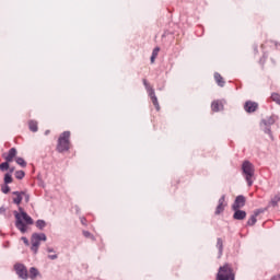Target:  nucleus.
<instances>
[{"instance_id": "7ed1b4c3", "label": "nucleus", "mask_w": 280, "mask_h": 280, "mask_svg": "<svg viewBox=\"0 0 280 280\" xmlns=\"http://www.w3.org/2000/svg\"><path fill=\"white\" fill-rule=\"evenodd\" d=\"M71 138V132L70 131H63L58 139V144H57V151L58 152H68L70 141L69 139Z\"/></svg>"}, {"instance_id": "f704fd0d", "label": "nucleus", "mask_w": 280, "mask_h": 280, "mask_svg": "<svg viewBox=\"0 0 280 280\" xmlns=\"http://www.w3.org/2000/svg\"><path fill=\"white\" fill-rule=\"evenodd\" d=\"M47 253H54V248L52 247H48L47 248Z\"/></svg>"}, {"instance_id": "2f4dec72", "label": "nucleus", "mask_w": 280, "mask_h": 280, "mask_svg": "<svg viewBox=\"0 0 280 280\" xmlns=\"http://www.w3.org/2000/svg\"><path fill=\"white\" fill-rule=\"evenodd\" d=\"M24 196H25L26 202H30V195H25V194H24Z\"/></svg>"}, {"instance_id": "bb28decb", "label": "nucleus", "mask_w": 280, "mask_h": 280, "mask_svg": "<svg viewBox=\"0 0 280 280\" xmlns=\"http://www.w3.org/2000/svg\"><path fill=\"white\" fill-rule=\"evenodd\" d=\"M271 100H272V102H276V104H279V106H280V94L279 93H272Z\"/></svg>"}, {"instance_id": "cd10ccee", "label": "nucleus", "mask_w": 280, "mask_h": 280, "mask_svg": "<svg viewBox=\"0 0 280 280\" xmlns=\"http://www.w3.org/2000/svg\"><path fill=\"white\" fill-rule=\"evenodd\" d=\"M15 178H18V180H23V178H25V172L16 171L15 172Z\"/></svg>"}, {"instance_id": "473e14b6", "label": "nucleus", "mask_w": 280, "mask_h": 280, "mask_svg": "<svg viewBox=\"0 0 280 280\" xmlns=\"http://www.w3.org/2000/svg\"><path fill=\"white\" fill-rule=\"evenodd\" d=\"M1 213H5V208H3V207L0 208V214Z\"/></svg>"}, {"instance_id": "4468645a", "label": "nucleus", "mask_w": 280, "mask_h": 280, "mask_svg": "<svg viewBox=\"0 0 280 280\" xmlns=\"http://www.w3.org/2000/svg\"><path fill=\"white\" fill-rule=\"evenodd\" d=\"M12 194H13V196H15V197H13L14 205H21V202L23 201V196H25V192L13 191Z\"/></svg>"}, {"instance_id": "7c9ffc66", "label": "nucleus", "mask_w": 280, "mask_h": 280, "mask_svg": "<svg viewBox=\"0 0 280 280\" xmlns=\"http://www.w3.org/2000/svg\"><path fill=\"white\" fill-rule=\"evenodd\" d=\"M48 259H51L54 261L55 259H58V255H48Z\"/></svg>"}, {"instance_id": "423d86ee", "label": "nucleus", "mask_w": 280, "mask_h": 280, "mask_svg": "<svg viewBox=\"0 0 280 280\" xmlns=\"http://www.w3.org/2000/svg\"><path fill=\"white\" fill-rule=\"evenodd\" d=\"M143 85L147 90V93H149L152 104L155 106L156 110H161V106L159 105V98L156 97V94L154 93V89H152V86H150V83H148V80H145V79H143Z\"/></svg>"}, {"instance_id": "6ab92c4d", "label": "nucleus", "mask_w": 280, "mask_h": 280, "mask_svg": "<svg viewBox=\"0 0 280 280\" xmlns=\"http://www.w3.org/2000/svg\"><path fill=\"white\" fill-rule=\"evenodd\" d=\"M217 248L219 250V257H222V250H224V244L222 242V238L217 240Z\"/></svg>"}, {"instance_id": "0eeeda50", "label": "nucleus", "mask_w": 280, "mask_h": 280, "mask_svg": "<svg viewBox=\"0 0 280 280\" xmlns=\"http://www.w3.org/2000/svg\"><path fill=\"white\" fill-rule=\"evenodd\" d=\"M14 270L18 277H20V279L27 280L30 278V276L27 275V268L25 267V265L16 264L14 265Z\"/></svg>"}, {"instance_id": "ddd939ff", "label": "nucleus", "mask_w": 280, "mask_h": 280, "mask_svg": "<svg viewBox=\"0 0 280 280\" xmlns=\"http://www.w3.org/2000/svg\"><path fill=\"white\" fill-rule=\"evenodd\" d=\"M226 200V196H222L220 199H219V203L217 206V209H215V215H220V213H222L224 211V207H226V203H224Z\"/></svg>"}, {"instance_id": "f8f14e48", "label": "nucleus", "mask_w": 280, "mask_h": 280, "mask_svg": "<svg viewBox=\"0 0 280 280\" xmlns=\"http://www.w3.org/2000/svg\"><path fill=\"white\" fill-rule=\"evenodd\" d=\"M3 159L7 161V163H12L14 161V158L16 156V149L11 148L8 153H3Z\"/></svg>"}, {"instance_id": "5701e85b", "label": "nucleus", "mask_w": 280, "mask_h": 280, "mask_svg": "<svg viewBox=\"0 0 280 280\" xmlns=\"http://www.w3.org/2000/svg\"><path fill=\"white\" fill-rule=\"evenodd\" d=\"M10 170V162L5 161L0 164V172H8Z\"/></svg>"}, {"instance_id": "2eb2a0df", "label": "nucleus", "mask_w": 280, "mask_h": 280, "mask_svg": "<svg viewBox=\"0 0 280 280\" xmlns=\"http://www.w3.org/2000/svg\"><path fill=\"white\" fill-rule=\"evenodd\" d=\"M233 218H234V220H245L246 211L236 209V210H234Z\"/></svg>"}, {"instance_id": "f03ea898", "label": "nucleus", "mask_w": 280, "mask_h": 280, "mask_svg": "<svg viewBox=\"0 0 280 280\" xmlns=\"http://www.w3.org/2000/svg\"><path fill=\"white\" fill-rule=\"evenodd\" d=\"M242 172L248 187H253V183H255V165L250 161H244Z\"/></svg>"}, {"instance_id": "c85d7f7f", "label": "nucleus", "mask_w": 280, "mask_h": 280, "mask_svg": "<svg viewBox=\"0 0 280 280\" xmlns=\"http://www.w3.org/2000/svg\"><path fill=\"white\" fill-rule=\"evenodd\" d=\"M1 191H2V194H10V186H8V184H4L1 187Z\"/></svg>"}, {"instance_id": "39448f33", "label": "nucleus", "mask_w": 280, "mask_h": 280, "mask_svg": "<svg viewBox=\"0 0 280 280\" xmlns=\"http://www.w3.org/2000/svg\"><path fill=\"white\" fill-rule=\"evenodd\" d=\"M47 242V235L45 233H34L31 237V250L34 252V255L38 253V248H40V243Z\"/></svg>"}, {"instance_id": "c9c22d12", "label": "nucleus", "mask_w": 280, "mask_h": 280, "mask_svg": "<svg viewBox=\"0 0 280 280\" xmlns=\"http://www.w3.org/2000/svg\"><path fill=\"white\" fill-rule=\"evenodd\" d=\"M14 172V167L10 168V173L9 174H12Z\"/></svg>"}, {"instance_id": "dca6fc26", "label": "nucleus", "mask_w": 280, "mask_h": 280, "mask_svg": "<svg viewBox=\"0 0 280 280\" xmlns=\"http://www.w3.org/2000/svg\"><path fill=\"white\" fill-rule=\"evenodd\" d=\"M211 108L213 113H220L224 108V105H222V102L220 101H213L211 104Z\"/></svg>"}, {"instance_id": "9b49d317", "label": "nucleus", "mask_w": 280, "mask_h": 280, "mask_svg": "<svg viewBox=\"0 0 280 280\" xmlns=\"http://www.w3.org/2000/svg\"><path fill=\"white\" fill-rule=\"evenodd\" d=\"M260 213H264V210H261V209L255 210L254 213H253V214L250 215V218L248 219L247 225H248V226H255V224H257V217H258Z\"/></svg>"}, {"instance_id": "f3484780", "label": "nucleus", "mask_w": 280, "mask_h": 280, "mask_svg": "<svg viewBox=\"0 0 280 280\" xmlns=\"http://www.w3.org/2000/svg\"><path fill=\"white\" fill-rule=\"evenodd\" d=\"M28 128L31 132H38V122L36 120H31L28 122Z\"/></svg>"}, {"instance_id": "20e7f679", "label": "nucleus", "mask_w": 280, "mask_h": 280, "mask_svg": "<svg viewBox=\"0 0 280 280\" xmlns=\"http://www.w3.org/2000/svg\"><path fill=\"white\" fill-rule=\"evenodd\" d=\"M217 280H235V273H233L231 265L225 264L223 267L219 268Z\"/></svg>"}, {"instance_id": "1a4fd4ad", "label": "nucleus", "mask_w": 280, "mask_h": 280, "mask_svg": "<svg viewBox=\"0 0 280 280\" xmlns=\"http://www.w3.org/2000/svg\"><path fill=\"white\" fill-rule=\"evenodd\" d=\"M246 205V197H244L243 195H240L236 197L232 209L233 211H237V209H242V207H244Z\"/></svg>"}, {"instance_id": "aec40b11", "label": "nucleus", "mask_w": 280, "mask_h": 280, "mask_svg": "<svg viewBox=\"0 0 280 280\" xmlns=\"http://www.w3.org/2000/svg\"><path fill=\"white\" fill-rule=\"evenodd\" d=\"M280 202V192L276 194L270 201L271 207H277Z\"/></svg>"}, {"instance_id": "a878e982", "label": "nucleus", "mask_w": 280, "mask_h": 280, "mask_svg": "<svg viewBox=\"0 0 280 280\" xmlns=\"http://www.w3.org/2000/svg\"><path fill=\"white\" fill-rule=\"evenodd\" d=\"M12 174L11 173H7L4 175V185H10L12 183Z\"/></svg>"}, {"instance_id": "f257e3e1", "label": "nucleus", "mask_w": 280, "mask_h": 280, "mask_svg": "<svg viewBox=\"0 0 280 280\" xmlns=\"http://www.w3.org/2000/svg\"><path fill=\"white\" fill-rule=\"evenodd\" d=\"M15 215V226L21 233H27V225L34 224V219L23 211V208H20V213L14 212Z\"/></svg>"}, {"instance_id": "c756f323", "label": "nucleus", "mask_w": 280, "mask_h": 280, "mask_svg": "<svg viewBox=\"0 0 280 280\" xmlns=\"http://www.w3.org/2000/svg\"><path fill=\"white\" fill-rule=\"evenodd\" d=\"M22 242H24L26 246H30V241L27 240V237L22 236Z\"/></svg>"}, {"instance_id": "b1692460", "label": "nucleus", "mask_w": 280, "mask_h": 280, "mask_svg": "<svg viewBox=\"0 0 280 280\" xmlns=\"http://www.w3.org/2000/svg\"><path fill=\"white\" fill-rule=\"evenodd\" d=\"M15 163H18V165H20L21 167H27V162H25L23 158H16Z\"/></svg>"}, {"instance_id": "412c9836", "label": "nucleus", "mask_w": 280, "mask_h": 280, "mask_svg": "<svg viewBox=\"0 0 280 280\" xmlns=\"http://www.w3.org/2000/svg\"><path fill=\"white\" fill-rule=\"evenodd\" d=\"M38 269H36V267H32L31 269H30V279H32V280H34V279H36L37 277H38Z\"/></svg>"}, {"instance_id": "e433bc0d", "label": "nucleus", "mask_w": 280, "mask_h": 280, "mask_svg": "<svg viewBox=\"0 0 280 280\" xmlns=\"http://www.w3.org/2000/svg\"><path fill=\"white\" fill-rule=\"evenodd\" d=\"M48 133H49V130H46V131H45V135H48Z\"/></svg>"}, {"instance_id": "72a5a7b5", "label": "nucleus", "mask_w": 280, "mask_h": 280, "mask_svg": "<svg viewBox=\"0 0 280 280\" xmlns=\"http://www.w3.org/2000/svg\"><path fill=\"white\" fill-rule=\"evenodd\" d=\"M83 234H84L85 237H89V235H91V233L88 232V231L83 232Z\"/></svg>"}, {"instance_id": "4be33fe9", "label": "nucleus", "mask_w": 280, "mask_h": 280, "mask_svg": "<svg viewBox=\"0 0 280 280\" xmlns=\"http://www.w3.org/2000/svg\"><path fill=\"white\" fill-rule=\"evenodd\" d=\"M35 224L39 231H43V229L47 226V222H45V220H37Z\"/></svg>"}, {"instance_id": "6e6552de", "label": "nucleus", "mask_w": 280, "mask_h": 280, "mask_svg": "<svg viewBox=\"0 0 280 280\" xmlns=\"http://www.w3.org/2000/svg\"><path fill=\"white\" fill-rule=\"evenodd\" d=\"M275 121H277V116H270L267 119L262 120V124L265 126H267L265 128V132L267 135H269V137L272 139V131L270 130V126H272V124H275Z\"/></svg>"}, {"instance_id": "9d476101", "label": "nucleus", "mask_w": 280, "mask_h": 280, "mask_svg": "<svg viewBox=\"0 0 280 280\" xmlns=\"http://www.w3.org/2000/svg\"><path fill=\"white\" fill-rule=\"evenodd\" d=\"M259 108V104L253 102V101H247L244 105V110L245 113H255Z\"/></svg>"}, {"instance_id": "a211bd4d", "label": "nucleus", "mask_w": 280, "mask_h": 280, "mask_svg": "<svg viewBox=\"0 0 280 280\" xmlns=\"http://www.w3.org/2000/svg\"><path fill=\"white\" fill-rule=\"evenodd\" d=\"M214 80L219 86H224L225 82L220 73L218 72L214 73Z\"/></svg>"}, {"instance_id": "393cba45", "label": "nucleus", "mask_w": 280, "mask_h": 280, "mask_svg": "<svg viewBox=\"0 0 280 280\" xmlns=\"http://www.w3.org/2000/svg\"><path fill=\"white\" fill-rule=\"evenodd\" d=\"M159 51H161V49L159 47L153 49L152 56H151V62L152 63H154V60H156V56H159Z\"/></svg>"}]
</instances>
